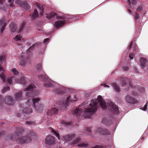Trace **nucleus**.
Returning <instances> with one entry per match:
<instances>
[{"instance_id":"nucleus-45","label":"nucleus","mask_w":148,"mask_h":148,"mask_svg":"<svg viewBox=\"0 0 148 148\" xmlns=\"http://www.w3.org/2000/svg\"><path fill=\"white\" fill-rule=\"evenodd\" d=\"M49 38H47L45 39L44 41L43 42V43L45 44H46L48 43L49 41Z\"/></svg>"},{"instance_id":"nucleus-47","label":"nucleus","mask_w":148,"mask_h":148,"mask_svg":"<svg viewBox=\"0 0 148 148\" xmlns=\"http://www.w3.org/2000/svg\"><path fill=\"white\" fill-rule=\"evenodd\" d=\"M142 9V7L141 6H140L138 7L136 9V11L137 12H138L141 11Z\"/></svg>"},{"instance_id":"nucleus-4","label":"nucleus","mask_w":148,"mask_h":148,"mask_svg":"<svg viewBox=\"0 0 148 148\" xmlns=\"http://www.w3.org/2000/svg\"><path fill=\"white\" fill-rule=\"evenodd\" d=\"M56 18L58 19H61L55 22L54 25L56 28L61 27L65 23L67 19L72 18V16L68 15H61L57 16Z\"/></svg>"},{"instance_id":"nucleus-30","label":"nucleus","mask_w":148,"mask_h":148,"mask_svg":"<svg viewBox=\"0 0 148 148\" xmlns=\"http://www.w3.org/2000/svg\"><path fill=\"white\" fill-rule=\"evenodd\" d=\"M9 28L12 32H14L16 31V26L15 25H13L12 24H11L9 25Z\"/></svg>"},{"instance_id":"nucleus-59","label":"nucleus","mask_w":148,"mask_h":148,"mask_svg":"<svg viewBox=\"0 0 148 148\" xmlns=\"http://www.w3.org/2000/svg\"><path fill=\"white\" fill-rule=\"evenodd\" d=\"M12 0H8V2L10 3L11 2Z\"/></svg>"},{"instance_id":"nucleus-60","label":"nucleus","mask_w":148,"mask_h":148,"mask_svg":"<svg viewBox=\"0 0 148 148\" xmlns=\"http://www.w3.org/2000/svg\"><path fill=\"white\" fill-rule=\"evenodd\" d=\"M3 8H5V7L6 6V5H3Z\"/></svg>"},{"instance_id":"nucleus-53","label":"nucleus","mask_w":148,"mask_h":148,"mask_svg":"<svg viewBox=\"0 0 148 148\" xmlns=\"http://www.w3.org/2000/svg\"><path fill=\"white\" fill-rule=\"evenodd\" d=\"M4 0H0V5L2 6L4 4Z\"/></svg>"},{"instance_id":"nucleus-56","label":"nucleus","mask_w":148,"mask_h":148,"mask_svg":"<svg viewBox=\"0 0 148 148\" xmlns=\"http://www.w3.org/2000/svg\"><path fill=\"white\" fill-rule=\"evenodd\" d=\"M128 11L129 13H131L132 12V11L130 9H128Z\"/></svg>"},{"instance_id":"nucleus-44","label":"nucleus","mask_w":148,"mask_h":148,"mask_svg":"<svg viewBox=\"0 0 148 148\" xmlns=\"http://www.w3.org/2000/svg\"><path fill=\"white\" fill-rule=\"evenodd\" d=\"M147 104L145 105L143 107L140 108V109L144 111H145L147 110Z\"/></svg>"},{"instance_id":"nucleus-2","label":"nucleus","mask_w":148,"mask_h":148,"mask_svg":"<svg viewBox=\"0 0 148 148\" xmlns=\"http://www.w3.org/2000/svg\"><path fill=\"white\" fill-rule=\"evenodd\" d=\"M66 100L65 102H63L62 101L60 102H58L56 104V106L57 108H59L60 110H62L65 109L66 106H68V103L71 102H75L77 100V99L75 96L73 95H68L66 98Z\"/></svg>"},{"instance_id":"nucleus-42","label":"nucleus","mask_w":148,"mask_h":148,"mask_svg":"<svg viewBox=\"0 0 148 148\" xmlns=\"http://www.w3.org/2000/svg\"><path fill=\"white\" fill-rule=\"evenodd\" d=\"M5 58V56L4 55L0 56V62H1L4 60Z\"/></svg>"},{"instance_id":"nucleus-49","label":"nucleus","mask_w":148,"mask_h":148,"mask_svg":"<svg viewBox=\"0 0 148 148\" xmlns=\"http://www.w3.org/2000/svg\"><path fill=\"white\" fill-rule=\"evenodd\" d=\"M85 128H86L85 129V130H86V131L87 132H88L89 133H90V134H88L87 135H90V133L91 132V129L90 128H87L86 127Z\"/></svg>"},{"instance_id":"nucleus-24","label":"nucleus","mask_w":148,"mask_h":148,"mask_svg":"<svg viewBox=\"0 0 148 148\" xmlns=\"http://www.w3.org/2000/svg\"><path fill=\"white\" fill-rule=\"evenodd\" d=\"M126 101L129 103H133L134 102V99L129 95H127L125 98Z\"/></svg>"},{"instance_id":"nucleus-48","label":"nucleus","mask_w":148,"mask_h":148,"mask_svg":"<svg viewBox=\"0 0 148 148\" xmlns=\"http://www.w3.org/2000/svg\"><path fill=\"white\" fill-rule=\"evenodd\" d=\"M30 136L32 138H35L36 137L35 134L32 132L30 134Z\"/></svg>"},{"instance_id":"nucleus-8","label":"nucleus","mask_w":148,"mask_h":148,"mask_svg":"<svg viewBox=\"0 0 148 148\" xmlns=\"http://www.w3.org/2000/svg\"><path fill=\"white\" fill-rule=\"evenodd\" d=\"M108 104L110 106L111 111L113 113V115L117 114L119 112L118 107L113 103L110 101L108 102Z\"/></svg>"},{"instance_id":"nucleus-17","label":"nucleus","mask_w":148,"mask_h":148,"mask_svg":"<svg viewBox=\"0 0 148 148\" xmlns=\"http://www.w3.org/2000/svg\"><path fill=\"white\" fill-rule=\"evenodd\" d=\"M31 139L30 138L27 136H23L19 139L20 142L23 144L26 142L29 143L31 141Z\"/></svg>"},{"instance_id":"nucleus-38","label":"nucleus","mask_w":148,"mask_h":148,"mask_svg":"<svg viewBox=\"0 0 148 148\" xmlns=\"http://www.w3.org/2000/svg\"><path fill=\"white\" fill-rule=\"evenodd\" d=\"M12 72L15 75H17L18 74V72L17 71L16 69H13L12 70Z\"/></svg>"},{"instance_id":"nucleus-13","label":"nucleus","mask_w":148,"mask_h":148,"mask_svg":"<svg viewBox=\"0 0 148 148\" xmlns=\"http://www.w3.org/2000/svg\"><path fill=\"white\" fill-rule=\"evenodd\" d=\"M0 71H2L0 74V77L3 82H5L6 79V75L5 73V69L4 68L2 67L1 65H0Z\"/></svg>"},{"instance_id":"nucleus-62","label":"nucleus","mask_w":148,"mask_h":148,"mask_svg":"<svg viewBox=\"0 0 148 148\" xmlns=\"http://www.w3.org/2000/svg\"><path fill=\"white\" fill-rule=\"evenodd\" d=\"M18 44H19V46H20V47H21V45L20 44H19V43Z\"/></svg>"},{"instance_id":"nucleus-63","label":"nucleus","mask_w":148,"mask_h":148,"mask_svg":"<svg viewBox=\"0 0 148 148\" xmlns=\"http://www.w3.org/2000/svg\"><path fill=\"white\" fill-rule=\"evenodd\" d=\"M12 139H14V138L13 136L12 137Z\"/></svg>"},{"instance_id":"nucleus-52","label":"nucleus","mask_w":148,"mask_h":148,"mask_svg":"<svg viewBox=\"0 0 148 148\" xmlns=\"http://www.w3.org/2000/svg\"><path fill=\"white\" fill-rule=\"evenodd\" d=\"M139 90L140 92H143L144 91V88L143 87L141 88Z\"/></svg>"},{"instance_id":"nucleus-16","label":"nucleus","mask_w":148,"mask_h":148,"mask_svg":"<svg viewBox=\"0 0 148 148\" xmlns=\"http://www.w3.org/2000/svg\"><path fill=\"white\" fill-rule=\"evenodd\" d=\"M34 5L38 9L39 11L40 12V15L41 16H42L43 12H44V8L43 6L40 4L37 3H35Z\"/></svg>"},{"instance_id":"nucleus-21","label":"nucleus","mask_w":148,"mask_h":148,"mask_svg":"<svg viewBox=\"0 0 148 148\" xmlns=\"http://www.w3.org/2000/svg\"><path fill=\"white\" fill-rule=\"evenodd\" d=\"M58 112V109H56V108H51V109L49 110L47 112V114L48 115L51 116L53 114H56Z\"/></svg>"},{"instance_id":"nucleus-12","label":"nucleus","mask_w":148,"mask_h":148,"mask_svg":"<svg viewBox=\"0 0 148 148\" xmlns=\"http://www.w3.org/2000/svg\"><path fill=\"white\" fill-rule=\"evenodd\" d=\"M140 65L143 69L145 67H148V60L145 58H141L140 60Z\"/></svg>"},{"instance_id":"nucleus-57","label":"nucleus","mask_w":148,"mask_h":148,"mask_svg":"<svg viewBox=\"0 0 148 148\" xmlns=\"http://www.w3.org/2000/svg\"><path fill=\"white\" fill-rule=\"evenodd\" d=\"M122 84V86H125V84Z\"/></svg>"},{"instance_id":"nucleus-15","label":"nucleus","mask_w":148,"mask_h":148,"mask_svg":"<svg viewBox=\"0 0 148 148\" xmlns=\"http://www.w3.org/2000/svg\"><path fill=\"white\" fill-rule=\"evenodd\" d=\"M5 103L9 106H12L14 104V102L11 97L8 96L5 99Z\"/></svg>"},{"instance_id":"nucleus-32","label":"nucleus","mask_w":148,"mask_h":148,"mask_svg":"<svg viewBox=\"0 0 148 148\" xmlns=\"http://www.w3.org/2000/svg\"><path fill=\"white\" fill-rule=\"evenodd\" d=\"M38 15L37 10L36 9H35L34 13L31 14L32 17L33 18H35L37 17Z\"/></svg>"},{"instance_id":"nucleus-1","label":"nucleus","mask_w":148,"mask_h":148,"mask_svg":"<svg viewBox=\"0 0 148 148\" xmlns=\"http://www.w3.org/2000/svg\"><path fill=\"white\" fill-rule=\"evenodd\" d=\"M101 106L103 110L107 108L106 104L100 95L97 99H92L90 105V108H85L83 110L79 108H77L73 112V114L77 118L83 119L85 118H90L97 111V108Z\"/></svg>"},{"instance_id":"nucleus-29","label":"nucleus","mask_w":148,"mask_h":148,"mask_svg":"<svg viewBox=\"0 0 148 148\" xmlns=\"http://www.w3.org/2000/svg\"><path fill=\"white\" fill-rule=\"evenodd\" d=\"M24 113L26 114H28L32 112V110L30 108H26L23 110Z\"/></svg>"},{"instance_id":"nucleus-40","label":"nucleus","mask_w":148,"mask_h":148,"mask_svg":"<svg viewBox=\"0 0 148 148\" xmlns=\"http://www.w3.org/2000/svg\"><path fill=\"white\" fill-rule=\"evenodd\" d=\"M52 133L53 135H55L59 139L60 136L59 134L57 133L55 131L53 130L52 131Z\"/></svg>"},{"instance_id":"nucleus-58","label":"nucleus","mask_w":148,"mask_h":148,"mask_svg":"<svg viewBox=\"0 0 148 148\" xmlns=\"http://www.w3.org/2000/svg\"><path fill=\"white\" fill-rule=\"evenodd\" d=\"M100 146L99 145L97 146L96 147V148H100Z\"/></svg>"},{"instance_id":"nucleus-18","label":"nucleus","mask_w":148,"mask_h":148,"mask_svg":"<svg viewBox=\"0 0 148 148\" xmlns=\"http://www.w3.org/2000/svg\"><path fill=\"white\" fill-rule=\"evenodd\" d=\"M6 25L5 19H3L1 21L0 20V34H2V33L3 32L5 29Z\"/></svg>"},{"instance_id":"nucleus-37","label":"nucleus","mask_w":148,"mask_h":148,"mask_svg":"<svg viewBox=\"0 0 148 148\" xmlns=\"http://www.w3.org/2000/svg\"><path fill=\"white\" fill-rule=\"evenodd\" d=\"M54 84H44V86L46 88L53 87Z\"/></svg>"},{"instance_id":"nucleus-5","label":"nucleus","mask_w":148,"mask_h":148,"mask_svg":"<svg viewBox=\"0 0 148 148\" xmlns=\"http://www.w3.org/2000/svg\"><path fill=\"white\" fill-rule=\"evenodd\" d=\"M55 84L56 85V86L59 87V88H57L54 90V92L56 94H62L65 93V92H66L67 90L69 91V92H68L72 93L73 94L76 93L77 92V91L75 89H69L68 88L65 89L64 88L60 85H59V84Z\"/></svg>"},{"instance_id":"nucleus-20","label":"nucleus","mask_w":148,"mask_h":148,"mask_svg":"<svg viewBox=\"0 0 148 148\" xmlns=\"http://www.w3.org/2000/svg\"><path fill=\"white\" fill-rule=\"evenodd\" d=\"M24 84V91H31L34 90V84H30L29 86L26 87L27 84Z\"/></svg>"},{"instance_id":"nucleus-54","label":"nucleus","mask_w":148,"mask_h":148,"mask_svg":"<svg viewBox=\"0 0 148 148\" xmlns=\"http://www.w3.org/2000/svg\"><path fill=\"white\" fill-rule=\"evenodd\" d=\"M106 119H103L102 121V123H103V124H106Z\"/></svg>"},{"instance_id":"nucleus-7","label":"nucleus","mask_w":148,"mask_h":148,"mask_svg":"<svg viewBox=\"0 0 148 148\" xmlns=\"http://www.w3.org/2000/svg\"><path fill=\"white\" fill-rule=\"evenodd\" d=\"M8 83H12V82L18 83H25L26 82V78L22 77L20 78H14L8 77L6 80Z\"/></svg>"},{"instance_id":"nucleus-9","label":"nucleus","mask_w":148,"mask_h":148,"mask_svg":"<svg viewBox=\"0 0 148 148\" xmlns=\"http://www.w3.org/2000/svg\"><path fill=\"white\" fill-rule=\"evenodd\" d=\"M96 133L98 135H108L110 134V132L105 128L100 127L96 130Z\"/></svg>"},{"instance_id":"nucleus-34","label":"nucleus","mask_w":148,"mask_h":148,"mask_svg":"<svg viewBox=\"0 0 148 148\" xmlns=\"http://www.w3.org/2000/svg\"><path fill=\"white\" fill-rule=\"evenodd\" d=\"M38 94V93L37 92L35 93L34 94L32 92H28L27 93L26 95L29 97H34L36 95Z\"/></svg>"},{"instance_id":"nucleus-22","label":"nucleus","mask_w":148,"mask_h":148,"mask_svg":"<svg viewBox=\"0 0 148 148\" xmlns=\"http://www.w3.org/2000/svg\"><path fill=\"white\" fill-rule=\"evenodd\" d=\"M15 97L16 100L18 101L22 98V92L21 91H18L15 93Z\"/></svg>"},{"instance_id":"nucleus-25","label":"nucleus","mask_w":148,"mask_h":148,"mask_svg":"<svg viewBox=\"0 0 148 148\" xmlns=\"http://www.w3.org/2000/svg\"><path fill=\"white\" fill-rule=\"evenodd\" d=\"M127 3L128 5V7L131 8V4L132 3L134 5H136L137 3V2L135 0H127Z\"/></svg>"},{"instance_id":"nucleus-64","label":"nucleus","mask_w":148,"mask_h":148,"mask_svg":"<svg viewBox=\"0 0 148 148\" xmlns=\"http://www.w3.org/2000/svg\"><path fill=\"white\" fill-rule=\"evenodd\" d=\"M144 139V138H143V137L142 138H141L142 139Z\"/></svg>"},{"instance_id":"nucleus-28","label":"nucleus","mask_w":148,"mask_h":148,"mask_svg":"<svg viewBox=\"0 0 148 148\" xmlns=\"http://www.w3.org/2000/svg\"><path fill=\"white\" fill-rule=\"evenodd\" d=\"M82 139L80 138H76L74 140L72 144L75 145L80 144V143H81Z\"/></svg>"},{"instance_id":"nucleus-35","label":"nucleus","mask_w":148,"mask_h":148,"mask_svg":"<svg viewBox=\"0 0 148 148\" xmlns=\"http://www.w3.org/2000/svg\"><path fill=\"white\" fill-rule=\"evenodd\" d=\"M21 38V37L20 36V34H17L15 37L14 38V40L16 42L20 40Z\"/></svg>"},{"instance_id":"nucleus-36","label":"nucleus","mask_w":148,"mask_h":148,"mask_svg":"<svg viewBox=\"0 0 148 148\" xmlns=\"http://www.w3.org/2000/svg\"><path fill=\"white\" fill-rule=\"evenodd\" d=\"M36 68L38 71H40L42 70L41 64H38L36 66Z\"/></svg>"},{"instance_id":"nucleus-6","label":"nucleus","mask_w":148,"mask_h":148,"mask_svg":"<svg viewBox=\"0 0 148 148\" xmlns=\"http://www.w3.org/2000/svg\"><path fill=\"white\" fill-rule=\"evenodd\" d=\"M132 42L129 46V48H127L125 51V52H127L129 50H130L131 53L129 55V58L131 60H132L134 57V53L133 52H135L138 51V48L136 44H132Z\"/></svg>"},{"instance_id":"nucleus-55","label":"nucleus","mask_w":148,"mask_h":148,"mask_svg":"<svg viewBox=\"0 0 148 148\" xmlns=\"http://www.w3.org/2000/svg\"><path fill=\"white\" fill-rule=\"evenodd\" d=\"M128 67H124L123 68V70L124 71H127V70H128Z\"/></svg>"},{"instance_id":"nucleus-33","label":"nucleus","mask_w":148,"mask_h":148,"mask_svg":"<svg viewBox=\"0 0 148 148\" xmlns=\"http://www.w3.org/2000/svg\"><path fill=\"white\" fill-rule=\"evenodd\" d=\"M10 89V87L7 85H5L3 88V89L2 90V93L9 91Z\"/></svg>"},{"instance_id":"nucleus-51","label":"nucleus","mask_w":148,"mask_h":148,"mask_svg":"<svg viewBox=\"0 0 148 148\" xmlns=\"http://www.w3.org/2000/svg\"><path fill=\"white\" fill-rule=\"evenodd\" d=\"M101 85L102 86H103L104 88H108L109 87V86L106 85L105 84H101Z\"/></svg>"},{"instance_id":"nucleus-23","label":"nucleus","mask_w":148,"mask_h":148,"mask_svg":"<svg viewBox=\"0 0 148 148\" xmlns=\"http://www.w3.org/2000/svg\"><path fill=\"white\" fill-rule=\"evenodd\" d=\"M21 58L23 59V60L21 61L19 63V65L22 66L23 67H24L28 63L27 60H25V59L24 58V56L23 55H22L21 56Z\"/></svg>"},{"instance_id":"nucleus-31","label":"nucleus","mask_w":148,"mask_h":148,"mask_svg":"<svg viewBox=\"0 0 148 148\" xmlns=\"http://www.w3.org/2000/svg\"><path fill=\"white\" fill-rule=\"evenodd\" d=\"M78 147H87L88 146V144L87 142H85L81 143L77 145Z\"/></svg>"},{"instance_id":"nucleus-14","label":"nucleus","mask_w":148,"mask_h":148,"mask_svg":"<svg viewBox=\"0 0 148 148\" xmlns=\"http://www.w3.org/2000/svg\"><path fill=\"white\" fill-rule=\"evenodd\" d=\"M46 143L47 144L51 145L54 143V138L51 136H47L45 139Z\"/></svg>"},{"instance_id":"nucleus-19","label":"nucleus","mask_w":148,"mask_h":148,"mask_svg":"<svg viewBox=\"0 0 148 148\" xmlns=\"http://www.w3.org/2000/svg\"><path fill=\"white\" fill-rule=\"evenodd\" d=\"M75 136L74 134H70L63 136V138L66 141H69L73 139Z\"/></svg>"},{"instance_id":"nucleus-61","label":"nucleus","mask_w":148,"mask_h":148,"mask_svg":"<svg viewBox=\"0 0 148 148\" xmlns=\"http://www.w3.org/2000/svg\"><path fill=\"white\" fill-rule=\"evenodd\" d=\"M129 84V87H130L131 88V84Z\"/></svg>"},{"instance_id":"nucleus-27","label":"nucleus","mask_w":148,"mask_h":148,"mask_svg":"<svg viewBox=\"0 0 148 148\" xmlns=\"http://www.w3.org/2000/svg\"><path fill=\"white\" fill-rule=\"evenodd\" d=\"M57 15L56 13L53 12H51L50 13L47 14L46 16V18L48 19H50L54 17Z\"/></svg>"},{"instance_id":"nucleus-10","label":"nucleus","mask_w":148,"mask_h":148,"mask_svg":"<svg viewBox=\"0 0 148 148\" xmlns=\"http://www.w3.org/2000/svg\"><path fill=\"white\" fill-rule=\"evenodd\" d=\"M38 77L40 80L46 82L47 83H52V82H54L53 81L49 79L47 76L45 75V74L38 75Z\"/></svg>"},{"instance_id":"nucleus-26","label":"nucleus","mask_w":148,"mask_h":148,"mask_svg":"<svg viewBox=\"0 0 148 148\" xmlns=\"http://www.w3.org/2000/svg\"><path fill=\"white\" fill-rule=\"evenodd\" d=\"M113 89L117 92H119L120 91V88L117 84H110Z\"/></svg>"},{"instance_id":"nucleus-41","label":"nucleus","mask_w":148,"mask_h":148,"mask_svg":"<svg viewBox=\"0 0 148 148\" xmlns=\"http://www.w3.org/2000/svg\"><path fill=\"white\" fill-rule=\"evenodd\" d=\"M61 123L66 126L70 124L69 122H66L64 121H62L61 122Z\"/></svg>"},{"instance_id":"nucleus-46","label":"nucleus","mask_w":148,"mask_h":148,"mask_svg":"<svg viewBox=\"0 0 148 148\" xmlns=\"http://www.w3.org/2000/svg\"><path fill=\"white\" fill-rule=\"evenodd\" d=\"M26 123L29 125H34V122L29 121H26Z\"/></svg>"},{"instance_id":"nucleus-11","label":"nucleus","mask_w":148,"mask_h":148,"mask_svg":"<svg viewBox=\"0 0 148 148\" xmlns=\"http://www.w3.org/2000/svg\"><path fill=\"white\" fill-rule=\"evenodd\" d=\"M134 82L133 80H130L127 78L122 77L118 79L116 81V82L121 83H132Z\"/></svg>"},{"instance_id":"nucleus-43","label":"nucleus","mask_w":148,"mask_h":148,"mask_svg":"<svg viewBox=\"0 0 148 148\" xmlns=\"http://www.w3.org/2000/svg\"><path fill=\"white\" fill-rule=\"evenodd\" d=\"M36 45V44H33L32 46L30 47L27 50V53L28 51L30 52V50H31L32 49H33L34 47Z\"/></svg>"},{"instance_id":"nucleus-39","label":"nucleus","mask_w":148,"mask_h":148,"mask_svg":"<svg viewBox=\"0 0 148 148\" xmlns=\"http://www.w3.org/2000/svg\"><path fill=\"white\" fill-rule=\"evenodd\" d=\"M25 24L24 23H22V24L20 26V27L18 29V33H20L21 32L24 26L25 25Z\"/></svg>"},{"instance_id":"nucleus-50","label":"nucleus","mask_w":148,"mask_h":148,"mask_svg":"<svg viewBox=\"0 0 148 148\" xmlns=\"http://www.w3.org/2000/svg\"><path fill=\"white\" fill-rule=\"evenodd\" d=\"M135 14V19H136V20H137L139 18L140 16L139 15V14L137 13H136Z\"/></svg>"},{"instance_id":"nucleus-3","label":"nucleus","mask_w":148,"mask_h":148,"mask_svg":"<svg viewBox=\"0 0 148 148\" xmlns=\"http://www.w3.org/2000/svg\"><path fill=\"white\" fill-rule=\"evenodd\" d=\"M40 100V99L39 98H34L32 99V102L30 103V102H31V100L30 99H28L25 104L27 105H29V106H32V107H33L34 109H36L37 112H40L43 109V105L40 104L37 107H36V105L38 103Z\"/></svg>"}]
</instances>
